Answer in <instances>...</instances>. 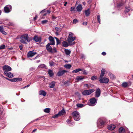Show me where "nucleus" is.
I'll return each mask as SVG.
<instances>
[{
	"mask_svg": "<svg viewBox=\"0 0 133 133\" xmlns=\"http://www.w3.org/2000/svg\"><path fill=\"white\" fill-rule=\"evenodd\" d=\"M32 37H29L27 34L23 35L20 37V41L21 42L25 44H27L26 42L29 43L32 40Z\"/></svg>",
	"mask_w": 133,
	"mask_h": 133,
	"instance_id": "obj_1",
	"label": "nucleus"
},
{
	"mask_svg": "<svg viewBox=\"0 0 133 133\" xmlns=\"http://www.w3.org/2000/svg\"><path fill=\"white\" fill-rule=\"evenodd\" d=\"M74 34L71 32H69V34L67 39V41L69 44L70 45H74L75 43V42L72 43L76 39V37H74Z\"/></svg>",
	"mask_w": 133,
	"mask_h": 133,
	"instance_id": "obj_2",
	"label": "nucleus"
},
{
	"mask_svg": "<svg viewBox=\"0 0 133 133\" xmlns=\"http://www.w3.org/2000/svg\"><path fill=\"white\" fill-rule=\"evenodd\" d=\"M51 44L50 43H48L45 46L46 48L47 51L50 53L54 54L57 52V50L56 48L54 47L53 48L50 46Z\"/></svg>",
	"mask_w": 133,
	"mask_h": 133,
	"instance_id": "obj_3",
	"label": "nucleus"
},
{
	"mask_svg": "<svg viewBox=\"0 0 133 133\" xmlns=\"http://www.w3.org/2000/svg\"><path fill=\"white\" fill-rule=\"evenodd\" d=\"M125 0H114V2L115 4L117 3V6L118 7L124 5L125 3Z\"/></svg>",
	"mask_w": 133,
	"mask_h": 133,
	"instance_id": "obj_4",
	"label": "nucleus"
},
{
	"mask_svg": "<svg viewBox=\"0 0 133 133\" xmlns=\"http://www.w3.org/2000/svg\"><path fill=\"white\" fill-rule=\"evenodd\" d=\"M73 118L76 121H78L80 119V116L79 112L77 111L73 112L72 114Z\"/></svg>",
	"mask_w": 133,
	"mask_h": 133,
	"instance_id": "obj_5",
	"label": "nucleus"
},
{
	"mask_svg": "<svg viewBox=\"0 0 133 133\" xmlns=\"http://www.w3.org/2000/svg\"><path fill=\"white\" fill-rule=\"evenodd\" d=\"M97 99H96L94 98H92L90 99V103L88 105L90 106H94L97 103Z\"/></svg>",
	"mask_w": 133,
	"mask_h": 133,
	"instance_id": "obj_6",
	"label": "nucleus"
},
{
	"mask_svg": "<svg viewBox=\"0 0 133 133\" xmlns=\"http://www.w3.org/2000/svg\"><path fill=\"white\" fill-rule=\"evenodd\" d=\"M95 91L94 89H90L85 90L82 92V94L84 95H87L90 94Z\"/></svg>",
	"mask_w": 133,
	"mask_h": 133,
	"instance_id": "obj_7",
	"label": "nucleus"
},
{
	"mask_svg": "<svg viewBox=\"0 0 133 133\" xmlns=\"http://www.w3.org/2000/svg\"><path fill=\"white\" fill-rule=\"evenodd\" d=\"M12 7L10 5H6L4 8V10L5 12L8 13L11 10Z\"/></svg>",
	"mask_w": 133,
	"mask_h": 133,
	"instance_id": "obj_8",
	"label": "nucleus"
},
{
	"mask_svg": "<svg viewBox=\"0 0 133 133\" xmlns=\"http://www.w3.org/2000/svg\"><path fill=\"white\" fill-rule=\"evenodd\" d=\"M99 81L101 83H107L109 82V80L107 78L102 77L99 78Z\"/></svg>",
	"mask_w": 133,
	"mask_h": 133,
	"instance_id": "obj_9",
	"label": "nucleus"
},
{
	"mask_svg": "<svg viewBox=\"0 0 133 133\" xmlns=\"http://www.w3.org/2000/svg\"><path fill=\"white\" fill-rule=\"evenodd\" d=\"M2 68L3 70L4 71V72L6 71V72H7L12 70V69L10 67L7 65L4 66Z\"/></svg>",
	"mask_w": 133,
	"mask_h": 133,
	"instance_id": "obj_10",
	"label": "nucleus"
},
{
	"mask_svg": "<svg viewBox=\"0 0 133 133\" xmlns=\"http://www.w3.org/2000/svg\"><path fill=\"white\" fill-rule=\"evenodd\" d=\"M37 54L36 52H34V51H29L27 54V57L29 58L32 57Z\"/></svg>",
	"mask_w": 133,
	"mask_h": 133,
	"instance_id": "obj_11",
	"label": "nucleus"
},
{
	"mask_svg": "<svg viewBox=\"0 0 133 133\" xmlns=\"http://www.w3.org/2000/svg\"><path fill=\"white\" fill-rule=\"evenodd\" d=\"M49 40L50 42L48 43H50L52 45H54L55 44V42L54 38L51 36H50L49 37Z\"/></svg>",
	"mask_w": 133,
	"mask_h": 133,
	"instance_id": "obj_12",
	"label": "nucleus"
},
{
	"mask_svg": "<svg viewBox=\"0 0 133 133\" xmlns=\"http://www.w3.org/2000/svg\"><path fill=\"white\" fill-rule=\"evenodd\" d=\"M67 72V71L64 70H60L57 73V75L59 77L63 75L66 72Z\"/></svg>",
	"mask_w": 133,
	"mask_h": 133,
	"instance_id": "obj_13",
	"label": "nucleus"
},
{
	"mask_svg": "<svg viewBox=\"0 0 133 133\" xmlns=\"http://www.w3.org/2000/svg\"><path fill=\"white\" fill-rule=\"evenodd\" d=\"M4 74L6 76L9 78H12L14 76L13 74L9 71L7 72L5 71L4 72Z\"/></svg>",
	"mask_w": 133,
	"mask_h": 133,
	"instance_id": "obj_14",
	"label": "nucleus"
},
{
	"mask_svg": "<svg viewBox=\"0 0 133 133\" xmlns=\"http://www.w3.org/2000/svg\"><path fill=\"white\" fill-rule=\"evenodd\" d=\"M101 93V91L100 89L99 88L97 89L95 92V96L97 97H99Z\"/></svg>",
	"mask_w": 133,
	"mask_h": 133,
	"instance_id": "obj_15",
	"label": "nucleus"
},
{
	"mask_svg": "<svg viewBox=\"0 0 133 133\" xmlns=\"http://www.w3.org/2000/svg\"><path fill=\"white\" fill-rule=\"evenodd\" d=\"M33 39L36 42H40L41 41V38L36 35L34 36V37L33 38Z\"/></svg>",
	"mask_w": 133,
	"mask_h": 133,
	"instance_id": "obj_16",
	"label": "nucleus"
},
{
	"mask_svg": "<svg viewBox=\"0 0 133 133\" xmlns=\"http://www.w3.org/2000/svg\"><path fill=\"white\" fill-rule=\"evenodd\" d=\"M115 128V125L113 124L110 125L108 127V129L111 130H113Z\"/></svg>",
	"mask_w": 133,
	"mask_h": 133,
	"instance_id": "obj_17",
	"label": "nucleus"
},
{
	"mask_svg": "<svg viewBox=\"0 0 133 133\" xmlns=\"http://www.w3.org/2000/svg\"><path fill=\"white\" fill-rule=\"evenodd\" d=\"M105 74V70L104 69H102L101 71V73L99 77L100 78H101L103 77V76Z\"/></svg>",
	"mask_w": 133,
	"mask_h": 133,
	"instance_id": "obj_18",
	"label": "nucleus"
},
{
	"mask_svg": "<svg viewBox=\"0 0 133 133\" xmlns=\"http://www.w3.org/2000/svg\"><path fill=\"white\" fill-rule=\"evenodd\" d=\"M48 72L50 77H52L54 75L52 70L50 69H49L48 71Z\"/></svg>",
	"mask_w": 133,
	"mask_h": 133,
	"instance_id": "obj_19",
	"label": "nucleus"
},
{
	"mask_svg": "<svg viewBox=\"0 0 133 133\" xmlns=\"http://www.w3.org/2000/svg\"><path fill=\"white\" fill-rule=\"evenodd\" d=\"M84 13L86 16H89L90 14V9H88L87 10H85L84 11Z\"/></svg>",
	"mask_w": 133,
	"mask_h": 133,
	"instance_id": "obj_20",
	"label": "nucleus"
},
{
	"mask_svg": "<svg viewBox=\"0 0 133 133\" xmlns=\"http://www.w3.org/2000/svg\"><path fill=\"white\" fill-rule=\"evenodd\" d=\"M55 81H53L52 82L49 84L50 87L51 88H54L55 85Z\"/></svg>",
	"mask_w": 133,
	"mask_h": 133,
	"instance_id": "obj_21",
	"label": "nucleus"
},
{
	"mask_svg": "<svg viewBox=\"0 0 133 133\" xmlns=\"http://www.w3.org/2000/svg\"><path fill=\"white\" fill-rule=\"evenodd\" d=\"M65 112V110L64 109H62L59 111L58 113L59 116L63 115Z\"/></svg>",
	"mask_w": 133,
	"mask_h": 133,
	"instance_id": "obj_22",
	"label": "nucleus"
},
{
	"mask_svg": "<svg viewBox=\"0 0 133 133\" xmlns=\"http://www.w3.org/2000/svg\"><path fill=\"white\" fill-rule=\"evenodd\" d=\"M82 9V6L81 4L78 5L77 7V10L78 11H81Z\"/></svg>",
	"mask_w": 133,
	"mask_h": 133,
	"instance_id": "obj_23",
	"label": "nucleus"
},
{
	"mask_svg": "<svg viewBox=\"0 0 133 133\" xmlns=\"http://www.w3.org/2000/svg\"><path fill=\"white\" fill-rule=\"evenodd\" d=\"M64 51L66 54L67 55H69L71 52V51L69 49H65Z\"/></svg>",
	"mask_w": 133,
	"mask_h": 133,
	"instance_id": "obj_24",
	"label": "nucleus"
},
{
	"mask_svg": "<svg viewBox=\"0 0 133 133\" xmlns=\"http://www.w3.org/2000/svg\"><path fill=\"white\" fill-rule=\"evenodd\" d=\"M46 93L43 90H41L39 92V94L40 95H43L44 96H45L46 95Z\"/></svg>",
	"mask_w": 133,
	"mask_h": 133,
	"instance_id": "obj_25",
	"label": "nucleus"
},
{
	"mask_svg": "<svg viewBox=\"0 0 133 133\" xmlns=\"http://www.w3.org/2000/svg\"><path fill=\"white\" fill-rule=\"evenodd\" d=\"M82 70V69L80 68H78L73 70L72 71V72L73 73H76L80 71H81Z\"/></svg>",
	"mask_w": 133,
	"mask_h": 133,
	"instance_id": "obj_26",
	"label": "nucleus"
},
{
	"mask_svg": "<svg viewBox=\"0 0 133 133\" xmlns=\"http://www.w3.org/2000/svg\"><path fill=\"white\" fill-rule=\"evenodd\" d=\"M62 44L63 46L65 47H66L69 46L68 44L65 41H64L62 42Z\"/></svg>",
	"mask_w": 133,
	"mask_h": 133,
	"instance_id": "obj_27",
	"label": "nucleus"
},
{
	"mask_svg": "<svg viewBox=\"0 0 133 133\" xmlns=\"http://www.w3.org/2000/svg\"><path fill=\"white\" fill-rule=\"evenodd\" d=\"M84 78L83 76H78L76 77V79L78 80H81Z\"/></svg>",
	"mask_w": 133,
	"mask_h": 133,
	"instance_id": "obj_28",
	"label": "nucleus"
},
{
	"mask_svg": "<svg viewBox=\"0 0 133 133\" xmlns=\"http://www.w3.org/2000/svg\"><path fill=\"white\" fill-rule=\"evenodd\" d=\"M98 121L100 123L101 125L105 124L106 123V121L102 120L100 121L99 119L98 120Z\"/></svg>",
	"mask_w": 133,
	"mask_h": 133,
	"instance_id": "obj_29",
	"label": "nucleus"
},
{
	"mask_svg": "<svg viewBox=\"0 0 133 133\" xmlns=\"http://www.w3.org/2000/svg\"><path fill=\"white\" fill-rule=\"evenodd\" d=\"M119 133H124L125 130L122 127L120 128L119 129Z\"/></svg>",
	"mask_w": 133,
	"mask_h": 133,
	"instance_id": "obj_30",
	"label": "nucleus"
},
{
	"mask_svg": "<svg viewBox=\"0 0 133 133\" xmlns=\"http://www.w3.org/2000/svg\"><path fill=\"white\" fill-rule=\"evenodd\" d=\"M108 76L110 77L111 79H114L115 78L114 75L110 72H109V73Z\"/></svg>",
	"mask_w": 133,
	"mask_h": 133,
	"instance_id": "obj_31",
	"label": "nucleus"
},
{
	"mask_svg": "<svg viewBox=\"0 0 133 133\" xmlns=\"http://www.w3.org/2000/svg\"><path fill=\"white\" fill-rule=\"evenodd\" d=\"M54 38L56 39V44L57 45L60 44L61 41L57 37H55Z\"/></svg>",
	"mask_w": 133,
	"mask_h": 133,
	"instance_id": "obj_32",
	"label": "nucleus"
},
{
	"mask_svg": "<svg viewBox=\"0 0 133 133\" xmlns=\"http://www.w3.org/2000/svg\"><path fill=\"white\" fill-rule=\"evenodd\" d=\"M46 66L45 64H41L38 66V68H46Z\"/></svg>",
	"mask_w": 133,
	"mask_h": 133,
	"instance_id": "obj_33",
	"label": "nucleus"
},
{
	"mask_svg": "<svg viewBox=\"0 0 133 133\" xmlns=\"http://www.w3.org/2000/svg\"><path fill=\"white\" fill-rule=\"evenodd\" d=\"M44 111L46 113H49L50 112V109L49 108H45L44 109Z\"/></svg>",
	"mask_w": 133,
	"mask_h": 133,
	"instance_id": "obj_34",
	"label": "nucleus"
},
{
	"mask_svg": "<svg viewBox=\"0 0 133 133\" xmlns=\"http://www.w3.org/2000/svg\"><path fill=\"white\" fill-rule=\"evenodd\" d=\"M130 8L129 7H126L125 8V12L127 13L130 10Z\"/></svg>",
	"mask_w": 133,
	"mask_h": 133,
	"instance_id": "obj_35",
	"label": "nucleus"
},
{
	"mask_svg": "<svg viewBox=\"0 0 133 133\" xmlns=\"http://www.w3.org/2000/svg\"><path fill=\"white\" fill-rule=\"evenodd\" d=\"M122 85L123 87L125 88L128 86V84L127 82H125L122 83Z\"/></svg>",
	"mask_w": 133,
	"mask_h": 133,
	"instance_id": "obj_36",
	"label": "nucleus"
},
{
	"mask_svg": "<svg viewBox=\"0 0 133 133\" xmlns=\"http://www.w3.org/2000/svg\"><path fill=\"white\" fill-rule=\"evenodd\" d=\"M64 67L66 68L70 69L71 68V66L70 64H67L65 65Z\"/></svg>",
	"mask_w": 133,
	"mask_h": 133,
	"instance_id": "obj_37",
	"label": "nucleus"
},
{
	"mask_svg": "<svg viewBox=\"0 0 133 133\" xmlns=\"http://www.w3.org/2000/svg\"><path fill=\"white\" fill-rule=\"evenodd\" d=\"M77 107L79 108H81L83 107L84 105L83 104H77Z\"/></svg>",
	"mask_w": 133,
	"mask_h": 133,
	"instance_id": "obj_38",
	"label": "nucleus"
},
{
	"mask_svg": "<svg viewBox=\"0 0 133 133\" xmlns=\"http://www.w3.org/2000/svg\"><path fill=\"white\" fill-rule=\"evenodd\" d=\"M97 20L99 23V24H100V17L99 15H98L97 16Z\"/></svg>",
	"mask_w": 133,
	"mask_h": 133,
	"instance_id": "obj_39",
	"label": "nucleus"
},
{
	"mask_svg": "<svg viewBox=\"0 0 133 133\" xmlns=\"http://www.w3.org/2000/svg\"><path fill=\"white\" fill-rule=\"evenodd\" d=\"M59 115L58 113L57 114H56L55 115L53 116H52V118H57L59 116Z\"/></svg>",
	"mask_w": 133,
	"mask_h": 133,
	"instance_id": "obj_40",
	"label": "nucleus"
},
{
	"mask_svg": "<svg viewBox=\"0 0 133 133\" xmlns=\"http://www.w3.org/2000/svg\"><path fill=\"white\" fill-rule=\"evenodd\" d=\"M5 46L4 45H2L0 46V50L3 49L5 48Z\"/></svg>",
	"mask_w": 133,
	"mask_h": 133,
	"instance_id": "obj_41",
	"label": "nucleus"
},
{
	"mask_svg": "<svg viewBox=\"0 0 133 133\" xmlns=\"http://www.w3.org/2000/svg\"><path fill=\"white\" fill-rule=\"evenodd\" d=\"M10 81L14 82H15L17 81L16 78H14L13 79H10Z\"/></svg>",
	"mask_w": 133,
	"mask_h": 133,
	"instance_id": "obj_42",
	"label": "nucleus"
},
{
	"mask_svg": "<svg viewBox=\"0 0 133 133\" xmlns=\"http://www.w3.org/2000/svg\"><path fill=\"white\" fill-rule=\"evenodd\" d=\"M78 22V20L77 19H74L73 21V23L74 24H76V23Z\"/></svg>",
	"mask_w": 133,
	"mask_h": 133,
	"instance_id": "obj_43",
	"label": "nucleus"
},
{
	"mask_svg": "<svg viewBox=\"0 0 133 133\" xmlns=\"http://www.w3.org/2000/svg\"><path fill=\"white\" fill-rule=\"evenodd\" d=\"M97 77L95 76H93L91 77V79L92 80H95L96 79Z\"/></svg>",
	"mask_w": 133,
	"mask_h": 133,
	"instance_id": "obj_44",
	"label": "nucleus"
},
{
	"mask_svg": "<svg viewBox=\"0 0 133 133\" xmlns=\"http://www.w3.org/2000/svg\"><path fill=\"white\" fill-rule=\"evenodd\" d=\"M81 58L82 59L84 60L85 59V55L83 54L81 55Z\"/></svg>",
	"mask_w": 133,
	"mask_h": 133,
	"instance_id": "obj_45",
	"label": "nucleus"
},
{
	"mask_svg": "<svg viewBox=\"0 0 133 133\" xmlns=\"http://www.w3.org/2000/svg\"><path fill=\"white\" fill-rule=\"evenodd\" d=\"M48 22V21L47 20H44L42 21L41 22L42 24H45L46 23Z\"/></svg>",
	"mask_w": 133,
	"mask_h": 133,
	"instance_id": "obj_46",
	"label": "nucleus"
},
{
	"mask_svg": "<svg viewBox=\"0 0 133 133\" xmlns=\"http://www.w3.org/2000/svg\"><path fill=\"white\" fill-rule=\"evenodd\" d=\"M1 32L3 34L5 35L7 34L6 32L4 30V29Z\"/></svg>",
	"mask_w": 133,
	"mask_h": 133,
	"instance_id": "obj_47",
	"label": "nucleus"
},
{
	"mask_svg": "<svg viewBox=\"0 0 133 133\" xmlns=\"http://www.w3.org/2000/svg\"><path fill=\"white\" fill-rule=\"evenodd\" d=\"M17 81H21L22 80V79L20 78H16Z\"/></svg>",
	"mask_w": 133,
	"mask_h": 133,
	"instance_id": "obj_48",
	"label": "nucleus"
},
{
	"mask_svg": "<svg viewBox=\"0 0 133 133\" xmlns=\"http://www.w3.org/2000/svg\"><path fill=\"white\" fill-rule=\"evenodd\" d=\"M63 82H64V84H69V81H64Z\"/></svg>",
	"mask_w": 133,
	"mask_h": 133,
	"instance_id": "obj_49",
	"label": "nucleus"
},
{
	"mask_svg": "<svg viewBox=\"0 0 133 133\" xmlns=\"http://www.w3.org/2000/svg\"><path fill=\"white\" fill-rule=\"evenodd\" d=\"M70 11H75V8L72 7L71 8Z\"/></svg>",
	"mask_w": 133,
	"mask_h": 133,
	"instance_id": "obj_50",
	"label": "nucleus"
},
{
	"mask_svg": "<svg viewBox=\"0 0 133 133\" xmlns=\"http://www.w3.org/2000/svg\"><path fill=\"white\" fill-rule=\"evenodd\" d=\"M54 62L49 63L50 65V66H52L54 65Z\"/></svg>",
	"mask_w": 133,
	"mask_h": 133,
	"instance_id": "obj_51",
	"label": "nucleus"
},
{
	"mask_svg": "<svg viewBox=\"0 0 133 133\" xmlns=\"http://www.w3.org/2000/svg\"><path fill=\"white\" fill-rule=\"evenodd\" d=\"M83 74L84 75H86L87 74V72L85 70H84L83 71Z\"/></svg>",
	"mask_w": 133,
	"mask_h": 133,
	"instance_id": "obj_52",
	"label": "nucleus"
},
{
	"mask_svg": "<svg viewBox=\"0 0 133 133\" xmlns=\"http://www.w3.org/2000/svg\"><path fill=\"white\" fill-rule=\"evenodd\" d=\"M3 29H4L3 26H0V32H1Z\"/></svg>",
	"mask_w": 133,
	"mask_h": 133,
	"instance_id": "obj_53",
	"label": "nucleus"
},
{
	"mask_svg": "<svg viewBox=\"0 0 133 133\" xmlns=\"http://www.w3.org/2000/svg\"><path fill=\"white\" fill-rule=\"evenodd\" d=\"M35 69V68L34 67H32L30 69V71H32L34 70Z\"/></svg>",
	"mask_w": 133,
	"mask_h": 133,
	"instance_id": "obj_54",
	"label": "nucleus"
},
{
	"mask_svg": "<svg viewBox=\"0 0 133 133\" xmlns=\"http://www.w3.org/2000/svg\"><path fill=\"white\" fill-rule=\"evenodd\" d=\"M23 46V45L22 44L19 45V48L21 50H22V49Z\"/></svg>",
	"mask_w": 133,
	"mask_h": 133,
	"instance_id": "obj_55",
	"label": "nucleus"
},
{
	"mask_svg": "<svg viewBox=\"0 0 133 133\" xmlns=\"http://www.w3.org/2000/svg\"><path fill=\"white\" fill-rule=\"evenodd\" d=\"M87 22H84L82 23V24L84 25H87Z\"/></svg>",
	"mask_w": 133,
	"mask_h": 133,
	"instance_id": "obj_56",
	"label": "nucleus"
},
{
	"mask_svg": "<svg viewBox=\"0 0 133 133\" xmlns=\"http://www.w3.org/2000/svg\"><path fill=\"white\" fill-rule=\"evenodd\" d=\"M102 54L103 55H106V53L105 52H103L102 53Z\"/></svg>",
	"mask_w": 133,
	"mask_h": 133,
	"instance_id": "obj_57",
	"label": "nucleus"
},
{
	"mask_svg": "<svg viewBox=\"0 0 133 133\" xmlns=\"http://www.w3.org/2000/svg\"><path fill=\"white\" fill-rule=\"evenodd\" d=\"M92 0H89L88 1V2L89 4H90L92 2Z\"/></svg>",
	"mask_w": 133,
	"mask_h": 133,
	"instance_id": "obj_58",
	"label": "nucleus"
},
{
	"mask_svg": "<svg viewBox=\"0 0 133 133\" xmlns=\"http://www.w3.org/2000/svg\"><path fill=\"white\" fill-rule=\"evenodd\" d=\"M37 17V16H36L35 17H34V20L35 21L36 20Z\"/></svg>",
	"mask_w": 133,
	"mask_h": 133,
	"instance_id": "obj_59",
	"label": "nucleus"
},
{
	"mask_svg": "<svg viewBox=\"0 0 133 133\" xmlns=\"http://www.w3.org/2000/svg\"><path fill=\"white\" fill-rule=\"evenodd\" d=\"M66 122L67 123H68L69 124H70V121L69 119H68L66 121Z\"/></svg>",
	"mask_w": 133,
	"mask_h": 133,
	"instance_id": "obj_60",
	"label": "nucleus"
},
{
	"mask_svg": "<svg viewBox=\"0 0 133 133\" xmlns=\"http://www.w3.org/2000/svg\"><path fill=\"white\" fill-rule=\"evenodd\" d=\"M55 29L57 31H58L59 30V29L58 27H56L55 28Z\"/></svg>",
	"mask_w": 133,
	"mask_h": 133,
	"instance_id": "obj_61",
	"label": "nucleus"
},
{
	"mask_svg": "<svg viewBox=\"0 0 133 133\" xmlns=\"http://www.w3.org/2000/svg\"><path fill=\"white\" fill-rule=\"evenodd\" d=\"M38 55H37L36 57H35L33 59H31V60H32V59H33V60H34L36 58H37L38 57Z\"/></svg>",
	"mask_w": 133,
	"mask_h": 133,
	"instance_id": "obj_62",
	"label": "nucleus"
},
{
	"mask_svg": "<svg viewBox=\"0 0 133 133\" xmlns=\"http://www.w3.org/2000/svg\"><path fill=\"white\" fill-rule=\"evenodd\" d=\"M40 119V118H38L36 119H35L34 120V121H37L38 120H39Z\"/></svg>",
	"mask_w": 133,
	"mask_h": 133,
	"instance_id": "obj_63",
	"label": "nucleus"
},
{
	"mask_svg": "<svg viewBox=\"0 0 133 133\" xmlns=\"http://www.w3.org/2000/svg\"><path fill=\"white\" fill-rule=\"evenodd\" d=\"M50 11L49 10H48L47 11V12L46 13H47L48 14H50Z\"/></svg>",
	"mask_w": 133,
	"mask_h": 133,
	"instance_id": "obj_64",
	"label": "nucleus"
}]
</instances>
